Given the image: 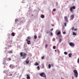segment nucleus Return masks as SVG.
I'll return each mask as SVG.
<instances>
[{"label":"nucleus","mask_w":79,"mask_h":79,"mask_svg":"<svg viewBox=\"0 0 79 79\" xmlns=\"http://www.w3.org/2000/svg\"><path fill=\"white\" fill-rule=\"evenodd\" d=\"M20 55L21 56H23V57L22 58V59H24L25 58H26V56H27V54L25 53H23V52H21L20 53Z\"/></svg>","instance_id":"1"},{"label":"nucleus","mask_w":79,"mask_h":79,"mask_svg":"<svg viewBox=\"0 0 79 79\" xmlns=\"http://www.w3.org/2000/svg\"><path fill=\"white\" fill-rule=\"evenodd\" d=\"M75 6H73L72 7H71L70 8V12H71V13H74V9H75Z\"/></svg>","instance_id":"2"},{"label":"nucleus","mask_w":79,"mask_h":79,"mask_svg":"<svg viewBox=\"0 0 79 79\" xmlns=\"http://www.w3.org/2000/svg\"><path fill=\"white\" fill-rule=\"evenodd\" d=\"M40 76H41V77H45L46 78V75L45 74V73L43 72L41 73H40Z\"/></svg>","instance_id":"3"},{"label":"nucleus","mask_w":79,"mask_h":79,"mask_svg":"<svg viewBox=\"0 0 79 79\" xmlns=\"http://www.w3.org/2000/svg\"><path fill=\"white\" fill-rule=\"evenodd\" d=\"M73 72L74 73V75L75 77H77V76H78V73H77V70H75L73 71Z\"/></svg>","instance_id":"4"},{"label":"nucleus","mask_w":79,"mask_h":79,"mask_svg":"<svg viewBox=\"0 0 79 79\" xmlns=\"http://www.w3.org/2000/svg\"><path fill=\"white\" fill-rule=\"evenodd\" d=\"M69 45L72 47H74V44L73 42H70L69 43Z\"/></svg>","instance_id":"5"},{"label":"nucleus","mask_w":79,"mask_h":79,"mask_svg":"<svg viewBox=\"0 0 79 79\" xmlns=\"http://www.w3.org/2000/svg\"><path fill=\"white\" fill-rule=\"evenodd\" d=\"M64 20L66 22H68V18L67 17L65 16L64 17Z\"/></svg>","instance_id":"6"},{"label":"nucleus","mask_w":79,"mask_h":79,"mask_svg":"<svg viewBox=\"0 0 79 79\" xmlns=\"http://www.w3.org/2000/svg\"><path fill=\"white\" fill-rule=\"evenodd\" d=\"M74 15H72L70 16V18L72 20L74 19Z\"/></svg>","instance_id":"7"},{"label":"nucleus","mask_w":79,"mask_h":79,"mask_svg":"<svg viewBox=\"0 0 79 79\" xmlns=\"http://www.w3.org/2000/svg\"><path fill=\"white\" fill-rule=\"evenodd\" d=\"M26 41H27V44L28 45H29V44H30V43L31 42V41H30L29 40L28 41V40H27V39L26 40Z\"/></svg>","instance_id":"8"},{"label":"nucleus","mask_w":79,"mask_h":79,"mask_svg":"<svg viewBox=\"0 0 79 79\" xmlns=\"http://www.w3.org/2000/svg\"><path fill=\"white\" fill-rule=\"evenodd\" d=\"M26 76H27V79H31V77H30L29 76L28 74H27Z\"/></svg>","instance_id":"9"},{"label":"nucleus","mask_w":79,"mask_h":79,"mask_svg":"<svg viewBox=\"0 0 79 79\" xmlns=\"http://www.w3.org/2000/svg\"><path fill=\"white\" fill-rule=\"evenodd\" d=\"M9 67H10V68H14L15 67V66L14 65H12V64H10V66Z\"/></svg>","instance_id":"10"},{"label":"nucleus","mask_w":79,"mask_h":79,"mask_svg":"<svg viewBox=\"0 0 79 79\" xmlns=\"http://www.w3.org/2000/svg\"><path fill=\"white\" fill-rule=\"evenodd\" d=\"M72 55V54H71V53H69V57H71Z\"/></svg>","instance_id":"11"},{"label":"nucleus","mask_w":79,"mask_h":79,"mask_svg":"<svg viewBox=\"0 0 79 79\" xmlns=\"http://www.w3.org/2000/svg\"><path fill=\"white\" fill-rule=\"evenodd\" d=\"M61 34V32L59 31L57 33V35H60V34Z\"/></svg>","instance_id":"12"},{"label":"nucleus","mask_w":79,"mask_h":79,"mask_svg":"<svg viewBox=\"0 0 79 79\" xmlns=\"http://www.w3.org/2000/svg\"><path fill=\"white\" fill-rule=\"evenodd\" d=\"M34 64L35 65V66H37L38 65H39V64L37 62H36Z\"/></svg>","instance_id":"13"},{"label":"nucleus","mask_w":79,"mask_h":79,"mask_svg":"<svg viewBox=\"0 0 79 79\" xmlns=\"http://www.w3.org/2000/svg\"><path fill=\"white\" fill-rule=\"evenodd\" d=\"M25 62L26 64H29V60H28V61L26 60Z\"/></svg>","instance_id":"14"},{"label":"nucleus","mask_w":79,"mask_h":79,"mask_svg":"<svg viewBox=\"0 0 79 79\" xmlns=\"http://www.w3.org/2000/svg\"><path fill=\"white\" fill-rule=\"evenodd\" d=\"M11 35L12 36H15V33H14V32H13L11 34Z\"/></svg>","instance_id":"15"},{"label":"nucleus","mask_w":79,"mask_h":79,"mask_svg":"<svg viewBox=\"0 0 79 79\" xmlns=\"http://www.w3.org/2000/svg\"><path fill=\"white\" fill-rule=\"evenodd\" d=\"M41 18H44V15H41Z\"/></svg>","instance_id":"16"},{"label":"nucleus","mask_w":79,"mask_h":79,"mask_svg":"<svg viewBox=\"0 0 79 79\" xmlns=\"http://www.w3.org/2000/svg\"><path fill=\"white\" fill-rule=\"evenodd\" d=\"M73 35H76V33H75V32H73Z\"/></svg>","instance_id":"17"},{"label":"nucleus","mask_w":79,"mask_h":79,"mask_svg":"<svg viewBox=\"0 0 79 79\" xmlns=\"http://www.w3.org/2000/svg\"><path fill=\"white\" fill-rule=\"evenodd\" d=\"M48 66V68L49 69H50V68H51V65H50V64H49Z\"/></svg>","instance_id":"18"},{"label":"nucleus","mask_w":79,"mask_h":79,"mask_svg":"<svg viewBox=\"0 0 79 79\" xmlns=\"http://www.w3.org/2000/svg\"><path fill=\"white\" fill-rule=\"evenodd\" d=\"M37 68L38 70H40V68L39 67V66H38Z\"/></svg>","instance_id":"19"},{"label":"nucleus","mask_w":79,"mask_h":79,"mask_svg":"<svg viewBox=\"0 0 79 79\" xmlns=\"http://www.w3.org/2000/svg\"><path fill=\"white\" fill-rule=\"evenodd\" d=\"M8 53H13V52L10 51H8Z\"/></svg>","instance_id":"20"},{"label":"nucleus","mask_w":79,"mask_h":79,"mask_svg":"<svg viewBox=\"0 0 79 79\" xmlns=\"http://www.w3.org/2000/svg\"><path fill=\"white\" fill-rule=\"evenodd\" d=\"M27 39H28V40H30V39H31V37L30 36H28L27 37Z\"/></svg>","instance_id":"21"},{"label":"nucleus","mask_w":79,"mask_h":79,"mask_svg":"<svg viewBox=\"0 0 79 79\" xmlns=\"http://www.w3.org/2000/svg\"><path fill=\"white\" fill-rule=\"evenodd\" d=\"M64 54L65 55H68V52H64Z\"/></svg>","instance_id":"22"},{"label":"nucleus","mask_w":79,"mask_h":79,"mask_svg":"<svg viewBox=\"0 0 79 79\" xmlns=\"http://www.w3.org/2000/svg\"><path fill=\"white\" fill-rule=\"evenodd\" d=\"M34 39H37V36L36 35H35L34 36Z\"/></svg>","instance_id":"23"},{"label":"nucleus","mask_w":79,"mask_h":79,"mask_svg":"<svg viewBox=\"0 0 79 79\" xmlns=\"http://www.w3.org/2000/svg\"><path fill=\"white\" fill-rule=\"evenodd\" d=\"M61 40H62V39H61L60 38L59 39V41L60 42L61 41Z\"/></svg>","instance_id":"24"},{"label":"nucleus","mask_w":79,"mask_h":79,"mask_svg":"<svg viewBox=\"0 0 79 79\" xmlns=\"http://www.w3.org/2000/svg\"><path fill=\"white\" fill-rule=\"evenodd\" d=\"M42 68H44V65L42 64Z\"/></svg>","instance_id":"25"},{"label":"nucleus","mask_w":79,"mask_h":79,"mask_svg":"<svg viewBox=\"0 0 79 79\" xmlns=\"http://www.w3.org/2000/svg\"><path fill=\"white\" fill-rule=\"evenodd\" d=\"M56 11V9H54L53 10V11Z\"/></svg>","instance_id":"26"},{"label":"nucleus","mask_w":79,"mask_h":79,"mask_svg":"<svg viewBox=\"0 0 79 79\" xmlns=\"http://www.w3.org/2000/svg\"><path fill=\"white\" fill-rule=\"evenodd\" d=\"M41 59H42V60H44V56H43V57H42L41 58Z\"/></svg>","instance_id":"27"},{"label":"nucleus","mask_w":79,"mask_h":79,"mask_svg":"<svg viewBox=\"0 0 79 79\" xmlns=\"http://www.w3.org/2000/svg\"><path fill=\"white\" fill-rule=\"evenodd\" d=\"M77 62L78 63H79V58L77 59Z\"/></svg>","instance_id":"28"},{"label":"nucleus","mask_w":79,"mask_h":79,"mask_svg":"<svg viewBox=\"0 0 79 79\" xmlns=\"http://www.w3.org/2000/svg\"><path fill=\"white\" fill-rule=\"evenodd\" d=\"M47 46H48L47 44H46V45H45V48H47Z\"/></svg>","instance_id":"29"},{"label":"nucleus","mask_w":79,"mask_h":79,"mask_svg":"<svg viewBox=\"0 0 79 79\" xmlns=\"http://www.w3.org/2000/svg\"><path fill=\"white\" fill-rule=\"evenodd\" d=\"M15 23H16L18 21V19H16L15 20Z\"/></svg>","instance_id":"30"},{"label":"nucleus","mask_w":79,"mask_h":79,"mask_svg":"<svg viewBox=\"0 0 79 79\" xmlns=\"http://www.w3.org/2000/svg\"><path fill=\"white\" fill-rule=\"evenodd\" d=\"M74 27H73L72 28V31H73V30H74Z\"/></svg>","instance_id":"31"},{"label":"nucleus","mask_w":79,"mask_h":79,"mask_svg":"<svg viewBox=\"0 0 79 79\" xmlns=\"http://www.w3.org/2000/svg\"><path fill=\"white\" fill-rule=\"evenodd\" d=\"M53 48L54 49H55V46H54L53 47Z\"/></svg>","instance_id":"32"},{"label":"nucleus","mask_w":79,"mask_h":79,"mask_svg":"<svg viewBox=\"0 0 79 79\" xmlns=\"http://www.w3.org/2000/svg\"><path fill=\"white\" fill-rule=\"evenodd\" d=\"M64 26H66V23H64Z\"/></svg>","instance_id":"33"},{"label":"nucleus","mask_w":79,"mask_h":79,"mask_svg":"<svg viewBox=\"0 0 79 79\" xmlns=\"http://www.w3.org/2000/svg\"><path fill=\"white\" fill-rule=\"evenodd\" d=\"M63 34H66V32H63Z\"/></svg>","instance_id":"34"},{"label":"nucleus","mask_w":79,"mask_h":79,"mask_svg":"<svg viewBox=\"0 0 79 79\" xmlns=\"http://www.w3.org/2000/svg\"><path fill=\"white\" fill-rule=\"evenodd\" d=\"M77 30V28H76L74 29V31H76Z\"/></svg>","instance_id":"35"},{"label":"nucleus","mask_w":79,"mask_h":79,"mask_svg":"<svg viewBox=\"0 0 79 79\" xmlns=\"http://www.w3.org/2000/svg\"><path fill=\"white\" fill-rule=\"evenodd\" d=\"M53 30V28H52L50 30L51 31H52Z\"/></svg>","instance_id":"36"},{"label":"nucleus","mask_w":79,"mask_h":79,"mask_svg":"<svg viewBox=\"0 0 79 79\" xmlns=\"http://www.w3.org/2000/svg\"><path fill=\"white\" fill-rule=\"evenodd\" d=\"M9 60L10 61V60H11V58H9Z\"/></svg>","instance_id":"37"},{"label":"nucleus","mask_w":79,"mask_h":79,"mask_svg":"<svg viewBox=\"0 0 79 79\" xmlns=\"http://www.w3.org/2000/svg\"><path fill=\"white\" fill-rule=\"evenodd\" d=\"M51 35H53V34L52 33H51Z\"/></svg>","instance_id":"38"},{"label":"nucleus","mask_w":79,"mask_h":79,"mask_svg":"<svg viewBox=\"0 0 79 79\" xmlns=\"http://www.w3.org/2000/svg\"><path fill=\"white\" fill-rule=\"evenodd\" d=\"M52 66H53V64H51Z\"/></svg>","instance_id":"39"},{"label":"nucleus","mask_w":79,"mask_h":79,"mask_svg":"<svg viewBox=\"0 0 79 79\" xmlns=\"http://www.w3.org/2000/svg\"><path fill=\"white\" fill-rule=\"evenodd\" d=\"M56 5H58V2H56Z\"/></svg>","instance_id":"40"},{"label":"nucleus","mask_w":79,"mask_h":79,"mask_svg":"<svg viewBox=\"0 0 79 79\" xmlns=\"http://www.w3.org/2000/svg\"><path fill=\"white\" fill-rule=\"evenodd\" d=\"M8 47H11V46H9Z\"/></svg>","instance_id":"41"},{"label":"nucleus","mask_w":79,"mask_h":79,"mask_svg":"<svg viewBox=\"0 0 79 79\" xmlns=\"http://www.w3.org/2000/svg\"><path fill=\"white\" fill-rule=\"evenodd\" d=\"M13 42V41H10V42Z\"/></svg>","instance_id":"42"},{"label":"nucleus","mask_w":79,"mask_h":79,"mask_svg":"<svg viewBox=\"0 0 79 79\" xmlns=\"http://www.w3.org/2000/svg\"><path fill=\"white\" fill-rule=\"evenodd\" d=\"M12 75H13V74H10V76H12Z\"/></svg>","instance_id":"43"},{"label":"nucleus","mask_w":79,"mask_h":79,"mask_svg":"<svg viewBox=\"0 0 79 79\" xmlns=\"http://www.w3.org/2000/svg\"><path fill=\"white\" fill-rule=\"evenodd\" d=\"M47 34H48V32H47Z\"/></svg>","instance_id":"44"},{"label":"nucleus","mask_w":79,"mask_h":79,"mask_svg":"<svg viewBox=\"0 0 79 79\" xmlns=\"http://www.w3.org/2000/svg\"><path fill=\"white\" fill-rule=\"evenodd\" d=\"M22 79H25L23 78Z\"/></svg>","instance_id":"45"},{"label":"nucleus","mask_w":79,"mask_h":79,"mask_svg":"<svg viewBox=\"0 0 79 79\" xmlns=\"http://www.w3.org/2000/svg\"><path fill=\"white\" fill-rule=\"evenodd\" d=\"M55 52H56V50H55Z\"/></svg>","instance_id":"46"},{"label":"nucleus","mask_w":79,"mask_h":79,"mask_svg":"<svg viewBox=\"0 0 79 79\" xmlns=\"http://www.w3.org/2000/svg\"><path fill=\"white\" fill-rule=\"evenodd\" d=\"M27 60H28V59H27Z\"/></svg>","instance_id":"47"},{"label":"nucleus","mask_w":79,"mask_h":79,"mask_svg":"<svg viewBox=\"0 0 79 79\" xmlns=\"http://www.w3.org/2000/svg\"><path fill=\"white\" fill-rule=\"evenodd\" d=\"M54 40H55V39H54Z\"/></svg>","instance_id":"48"},{"label":"nucleus","mask_w":79,"mask_h":79,"mask_svg":"<svg viewBox=\"0 0 79 79\" xmlns=\"http://www.w3.org/2000/svg\"><path fill=\"white\" fill-rule=\"evenodd\" d=\"M52 26H53V25Z\"/></svg>","instance_id":"49"},{"label":"nucleus","mask_w":79,"mask_h":79,"mask_svg":"<svg viewBox=\"0 0 79 79\" xmlns=\"http://www.w3.org/2000/svg\"><path fill=\"white\" fill-rule=\"evenodd\" d=\"M47 31H48V30H47Z\"/></svg>","instance_id":"50"}]
</instances>
